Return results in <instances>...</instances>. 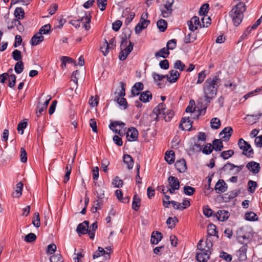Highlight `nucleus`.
Segmentation results:
<instances>
[{
  "mask_svg": "<svg viewBox=\"0 0 262 262\" xmlns=\"http://www.w3.org/2000/svg\"><path fill=\"white\" fill-rule=\"evenodd\" d=\"M167 181L170 187L177 189L180 188V182L177 178L173 176H169Z\"/></svg>",
  "mask_w": 262,
  "mask_h": 262,
  "instance_id": "a878e982",
  "label": "nucleus"
},
{
  "mask_svg": "<svg viewBox=\"0 0 262 262\" xmlns=\"http://www.w3.org/2000/svg\"><path fill=\"white\" fill-rule=\"evenodd\" d=\"M234 154V151L232 149L223 151L220 154V157L224 160H227L231 157Z\"/></svg>",
  "mask_w": 262,
  "mask_h": 262,
  "instance_id": "a18cd8bd",
  "label": "nucleus"
},
{
  "mask_svg": "<svg viewBox=\"0 0 262 262\" xmlns=\"http://www.w3.org/2000/svg\"><path fill=\"white\" fill-rule=\"evenodd\" d=\"M192 121H191L190 118L183 117L182 118L179 124V128L183 130H190L192 127Z\"/></svg>",
  "mask_w": 262,
  "mask_h": 262,
  "instance_id": "1a4fd4ad",
  "label": "nucleus"
},
{
  "mask_svg": "<svg viewBox=\"0 0 262 262\" xmlns=\"http://www.w3.org/2000/svg\"><path fill=\"white\" fill-rule=\"evenodd\" d=\"M177 47V40L176 39H172L168 41L166 44V48L169 50H172Z\"/></svg>",
  "mask_w": 262,
  "mask_h": 262,
  "instance_id": "603ef678",
  "label": "nucleus"
},
{
  "mask_svg": "<svg viewBox=\"0 0 262 262\" xmlns=\"http://www.w3.org/2000/svg\"><path fill=\"white\" fill-rule=\"evenodd\" d=\"M220 83L221 79L217 75L212 76L205 81L203 85L204 97L200 98L198 102V105L200 104L202 111L206 110L211 100L215 97Z\"/></svg>",
  "mask_w": 262,
  "mask_h": 262,
  "instance_id": "f257e3e1",
  "label": "nucleus"
},
{
  "mask_svg": "<svg viewBox=\"0 0 262 262\" xmlns=\"http://www.w3.org/2000/svg\"><path fill=\"white\" fill-rule=\"evenodd\" d=\"M212 151V145L210 143H208L205 145L202 150V152L206 155H209Z\"/></svg>",
  "mask_w": 262,
  "mask_h": 262,
  "instance_id": "338daca9",
  "label": "nucleus"
},
{
  "mask_svg": "<svg viewBox=\"0 0 262 262\" xmlns=\"http://www.w3.org/2000/svg\"><path fill=\"white\" fill-rule=\"evenodd\" d=\"M189 29L191 31H194L199 28H202V24L200 21L199 18L198 16H193L188 21Z\"/></svg>",
  "mask_w": 262,
  "mask_h": 262,
  "instance_id": "0eeeda50",
  "label": "nucleus"
},
{
  "mask_svg": "<svg viewBox=\"0 0 262 262\" xmlns=\"http://www.w3.org/2000/svg\"><path fill=\"white\" fill-rule=\"evenodd\" d=\"M203 211L204 215L207 217H210L212 215L214 216V214H213V211L208 206H204Z\"/></svg>",
  "mask_w": 262,
  "mask_h": 262,
  "instance_id": "864d4df0",
  "label": "nucleus"
},
{
  "mask_svg": "<svg viewBox=\"0 0 262 262\" xmlns=\"http://www.w3.org/2000/svg\"><path fill=\"white\" fill-rule=\"evenodd\" d=\"M229 216V212L224 210H220L214 214V216L216 217L217 220L221 222H224L227 220Z\"/></svg>",
  "mask_w": 262,
  "mask_h": 262,
  "instance_id": "2eb2a0df",
  "label": "nucleus"
},
{
  "mask_svg": "<svg viewBox=\"0 0 262 262\" xmlns=\"http://www.w3.org/2000/svg\"><path fill=\"white\" fill-rule=\"evenodd\" d=\"M241 149L243 150V155L246 156L248 158L253 157L254 154L253 150L250 144H249L248 142L245 145V146H243V148H241Z\"/></svg>",
  "mask_w": 262,
  "mask_h": 262,
  "instance_id": "4be33fe9",
  "label": "nucleus"
},
{
  "mask_svg": "<svg viewBox=\"0 0 262 262\" xmlns=\"http://www.w3.org/2000/svg\"><path fill=\"white\" fill-rule=\"evenodd\" d=\"M221 125L220 120L216 117L213 118L210 120V126L212 129H218Z\"/></svg>",
  "mask_w": 262,
  "mask_h": 262,
  "instance_id": "58836bf2",
  "label": "nucleus"
},
{
  "mask_svg": "<svg viewBox=\"0 0 262 262\" xmlns=\"http://www.w3.org/2000/svg\"><path fill=\"white\" fill-rule=\"evenodd\" d=\"M120 85L121 90L120 92H115V98L114 101L117 102L120 107H122L123 109H126L128 107V103L125 98L124 97L125 96V87L126 84L123 82H120Z\"/></svg>",
  "mask_w": 262,
  "mask_h": 262,
  "instance_id": "20e7f679",
  "label": "nucleus"
},
{
  "mask_svg": "<svg viewBox=\"0 0 262 262\" xmlns=\"http://www.w3.org/2000/svg\"><path fill=\"white\" fill-rule=\"evenodd\" d=\"M157 25L161 32L165 31L167 27V22L164 19H160L158 21Z\"/></svg>",
  "mask_w": 262,
  "mask_h": 262,
  "instance_id": "de8ad7c7",
  "label": "nucleus"
},
{
  "mask_svg": "<svg viewBox=\"0 0 262 262\" xmlns=\"http://www.w3.org/2000/svg\"><path fill=\"white\" fill-rule=\"evenodd\" d=\"M184 193L187 195H192L195 192V188L189 186H185L183 188Z\"/></svg>",
  "mask_w": 262,
  "mask_h": 262,
  "instance_id": "5fc2aeb1",
  "label": "nucleus"
},
{
  "mask_svg": "<svg viewBox=\"0 0 262 262\" xmlns=\"http://www.w3.org/2000/svg\"><path fill=\"white\" fill-rule=\"evenodd\" d=\"M249 228L242 227L238 228L236 231V237L238 242L241 244L245 241H248L251 236L250 231Z\"/></svg>",
  "mask_w": 262,
  "mask_h": 262,
  "instance_id": "39448f33",
  "label": "nucleus"
},
{
  "mask_svg": "<svg viewBox=\"0 0 262 262\" xmlns=\"http://www.w3.org/2000/svg\"><path fill=\"white\" fill-rule=\"evenodd\" d=\"M245 218L249 221H255L257 220V215L253 212H247L245 214Z\"/></svg>",
  "mask_w": 262,
  "mask_h": 262,
  "instance_id": "c03bdc74",
  "label": "nucleus"
},
{
  "mask_svg": "<svg viewBox=\"0 0 262 262\" xmlns=\"http://www.w3.org/2000/svg\"><path fill=\"white\" fill-rule=\"evenodd\" d=\"M91 16L90 14L86 15L85 16L82 17L81 21L82 25V27L84 28L85 30L88 31L90 29V21H91Z\"/></svg>",
  "mask_w": 262,
  "mask_h": 262,
  "instance_id": "bb28decb",
  "label": "nucleus"
},
{
  "mask_svg": "<svg viewBox=\"0 0 262 262\" xmlns=\"http://www.w3.org/2000/svg\"><path fill=\"white\" fill-rule=\"evenodd\" d=\"M184 41L185 43L193 42L196 39V34H185Z\"/></svg>",
  "mask_w": 262,
  "mask_h": 262,
  "instance_id": "a19ab883",
  "label": "nucleus"
},
{
  "mask_svg": "<svg viewBox=\"0 0 262 262\" xmlns=\"http://www.w3.org/2000/svg\"><path fill=\"white\" fill-rule=\"evenodd\" d=\"M123 160L124 163L127 165V168L131 169L133 167L134 160L130 155L128 154H125L123 157Z\"/></svg>",
  "mask_w": 262,
  "mask_h": 262,
  "instance_id": "c85d7f7f",
  "label": "nucleus"
},
{
  "mask_svg": "<svg viewBox=\"0 0 262 262\" xmlns=\"http://www.w3.org/2000/svg\"><path fill=\"white\" fill-rule=\"evenodd\" d=\"M23 184L21 182L18 183L16 185V190L13 193L12 195L14 198H19L22 194Z\"/></svg>",
  "mask_w": 262,
  "mask_h": 262,
  "instance_id": "e433bc0d",
  "label": "nucleus"
},
{
  "mask_svg": "<svg viewBox=\"0 0 262 262\" xmlns=\"http://www.w3.org/2000/svg\"><path fill=\"white\" fill-rule=\"evenodd\" d=\"M203 239H201L198 244V249L199 250L195 255V258L198 262H207L209 258V255L211 253L210 248L212 246V243L209 239L206 241V248H203L202 245Z\"/></svg>",
  "mask_w": 262,
  "mask_h": 262,
  "instance_id": "f03ea898",
  "label": "nucleus"
},
{
  "mask_svg": "<svg viewBox=\"0 0 262 262\" xmlns=\"http://www.w3.org/2000/svg\"><path fill=\"white\" fill-rule=\"evenodd\" d=\"M257 187V184L256 182L252 180H249L248 182V191L253 193L255 191L256 188Z\"/></svg>",
  "mask_w": 262,
  "mask_h": 262,
  "instance_id": "79ce46f5",
  "label": "nucleus"
},
{
  "mask_svg": "<svg viewBox=\"0 0 262 262\" xmlns=\"http://www.w3.org/2000/svg\"><path fill=\"white\" fill-rule=\"evenodd\" d=\"M228 188L227 185L223 180L220 179L216 183L214 189L216 193H220L225 192Z\"/></svg>",
  "mask_w": 262,
  "mask_h": 262,
  "instance_id": "f8f14e48",
  "label": "nucleus"
},
{
  "mask_svg": "<svg viewBox=\"0 0 262 262\" xmlns=\"http://www.w3.org/2000/svg\"><path fill=\"white\" fill-rule=\"evenodd\" d=\"M12 56L15 61H19L22 59L21 52L18 50H14L12 53Z\"/></svg>",
  "mask_w": 262,
  "mask_h": 262,
  "instance_id": "3c124183",
  "label": "nucleus"
},
{
  "mask_svg": "<svg viewBox=\"0 0 262 262\" xmlns=\"http://www.w3.org/2000/svg\"><path fill=\"white\" fill-rule=\"evenodd\" d=\"M98 187V189L96 190L95 194L99 199L101 200L104 198V191L100 187L99 185Z\"/></svg>",
  "mask_w": 262,
  "mask_h": 262,
  "instance_id": "774afa93",
  "label": "nucleus"
},
{
  "mask_svg": "<svg viewBox=\"0 0 262 262\" xmlns=\"http://www.w3.org/2000/svg\"><path fill=\"white\" fill-rule=\"evenodd\" d=\"M207 234L208 236H216L218 237L216 226L213 224H209L207 227Z\"/></svg>",
  "mask_w": 262,
  "mask_h": 262,
  "instance_id": "f704fd0d",
  "label": "nucleus"
},
{
  "mask_svg": "<svg viewBox=\"0 0 262 262\" xmlns=\"http://www.w3.org/2000/svg\"><path fill=\"white\" fill-rule=\"evenodd\" d=\"M20 161L22 163H26L27 161V154L24 148H20Z\"/></svg>",
  "mask_w": 262,
  "mask_h": 262,
  "instance_id": "e2e57ef3",
  "label": "nucleus"
},
{
  "mask_svg": "<svg viewBox=\"0 0 262 262\" xmlns=\"http://www.w3.org/2000/svg\"><path fill=\"white\" fill-rule=\"evenodd\" d=\"M170 52L169 50L166 47H164L159 50L158 52L155 53V56L156 57H162L163 58H166L168 57Z\"/></svg>",
  "mask_w": 262,
  "mask_h": 262,
  "instance_id": "cd10ccee",
  "label": "nucleus"
},
{
  "mask_svg": "<svg viewBox=\"0 0 262 262\" xmlns=\"http://www.w3.org/2000/svg\"><path fill=\"white\" fill-rule=\"evenodd\" d=\"M141 199L138 195L136 194L134 195L133 202H132V208L135 211H138L140 205H141Z\"/></svg>",
  "mask_w": 262,
  "mask_h": 262,
  "instance_id": "72a5a7b5",
  "label": "nucleus"
},
{
  "mask_svg": "<svg viewBox=\"0 0 262 262\" xmlns=\"http://www.w3.org/2000/svg\"><path fill=\"white\" fill-rule=\"evenodd\" d=\"M172 11V8H167L164 7V9L162 10V16L164 17H168L171 14Z\"/></svg>",
  "mask_w": 262,
  "mask_h": 262,
  "instance_id": "bf43d9fd",
  "label": "nucleus"
},
{
  "mask_svg": "<svg viewBox=\"0 0 262 262\" xmlns=\"http://www.w3.org/2000/svg\"><path fill=\"white\" fill-rule=\"evenodd\" d=\"M185 67V65L180 60H177L174 63V68L181 71H184Z\"/></svg>",
  "mask_w": 262,
  "mask_h": 262,
  "instance_id": "4d7b16f0",
  "label": "nucleus"
},
{
  "mask_svg": "<svg viewBox=\"0 0 262 262\" xmlns=\"http://www.w3.org/2000/svg\"><path fill=\"white\" fill-rule=\"evenodd\" d=\"M32 224L37 228L40 226V217L38 212H35L32 220Z\"/></svg>",
  "mask_w": 262,
  "mask_h": 262,
  "instance_id": "8fccbe9b",
  "label": "nucleus"
},
{
  "mask_svg": "<svg viewBox=\"0 0 262 262\" xmlns=\"http://www.w3.org/2000/svg\"><path fill=\"white\" fill-rule=\"evenodd\" d=\"M162 234L160 232H153L151 234L150 242L152 244L157 245L162 239Z\"/></svg>",
  "mask_w": 262,
  "mask_h": 262,
  "instance_id": "393cba45",
  "label": "nucleus"
},
{
  "mask_svg": "<svg viewBox=\"0 0 262 262\" xmlns=\"http://www.w3.org/2000/svg\"><path fill=\"white\" fill-rule=\"evenodd\" d=\"M27 126V122L25 121L20 122L17 125V130L18 132H20V134H24V129L26 128Z\"/></svg>",
  "mask_w": 262,
  "mask_h": 262,
  "instance_id": "0e129e2a",
  "label": "nucleus"
},
{
  "mask_svg": "<svg viewBox=\"0 0 262 262\" xmlns=\"http://www.w3.org/2000/svg\"><path fill=\"white\" fill-rule=\"evenodd\" d=\"M61 61L62 62V63H61L62 68H63V67H66V65L67 63H73L75 66L76 65V61L70 57L62 56L61 58Z\"/></svg>",
  "mask_w": 262,
  "mask_h": 262,
  "instance_id": "37998d69",
  "label": "nucleus"
},
{
  "mask_svg": "<svg viewBox=\"0 0 262 262\" xmlns=\"http://www.w3.org/2000/svg\"><path fill=\"white\" fill-rule=\"evenodd\" d=\"M139 133L135 127H129L126 133V138L128 141H135L138 140Z\"/></svg>",
  "mask_w": 262,
  "mask_h": 262,
  "instance_id": "6e6552de",
  "label": "nucleus"
},
{
  "mask_svg": "<svg viewBox=\"0 0 262 262\" xmlns=\"http://www.w3.org/2000/svg\"><path fill=\"white\" fill-rule=\"evenodd\" d=\"M135 16V13L131 12L129 9H126L123 12L122 16L125 18V24L126 25H128L132 21Z\"/></svg>",
  "mask_w": 262,
  "mask_h": 262,
  "instance_id": "6ab92c4d",
  "label": "nucleus"
},
{
  "mask_svg": "<svg viewBox=\"0 0 262 262\" xmlns=\"http://www.w3.org/2000/svg\"><path fill=\"white\" fill-rule=\"evenodd\" d=\"M51 98L50 95H48L44 103L42 105L37 106L36 115L38 117L41 115L42 112L46 110Z\"/></svg>",
  "mask_w": 262,
  "mask_h": 262,
  "instance_id": "dca6fc26",
  "label": "nucleus"
},
{
  "mask_svg": "<svg viewBox=\"0 0 262 262\" xmlns=\"http://www.w3.org/2000/svg\"><path fill=\"white\" fill-rule=\"evenodd\" d=\"M246 11L245 4L239 2L230 12V16L235 26H238L242 22L244 16V12Z\"/></svg>",
  "mask_w": 262,
  "mask_h": 262,
  "instance_id": "7ed1b4c3",
  "label": "nucleus"
},
{
  "mask_svg": "<svg viewBox=\"0 0 262 262\" xmlns=\"http://www.w3.org/2000/svg\"><path fill=\"white\" fill-rule=\"evenodd\" d=\"M247 245L244 244L236 251V256L239 261H243L247 259Z\"/></svg>",
  "mask_w": 262,
  "mask_h": 262,
  "instance_id": "9b49d317",
  "label": "nucleus"
},
{
  "mask_svg": "<svg viewBox=\"0 0 262 262\" xmlns=\"http://www.w3.org/2000/svg\"><path fill=\"white\" fill-rule=\"evenodd\" d=\"M206 76V71H202L198 74V79L196 81V84L202 83Z\"/></svg>",
  "mask_w": 262,
  "mask_h": 262,
  "instance_id": "680f3d73",
  "label": "nucleus"
},
{
  "mask_svg": "<svg viewBox=\"0 0 262 262\" xmlns=\"http://www.w3.org/2000/svg\"><path fill=\"white\" fill-rule=\"evenodd\" d=\"M102 255H104L106 259H109L110 258V253L105 251L103 248L99 247L98 250L94 253L93 258V259H95Z\"/></svg>",
  "mask_w": 262,
  "mask_h": 262,
  "instance_id": "aec40b11",
  "label": "nucleus"
},
{
  "mask_svg": "<svg viewBox=\"0 0 262 262\" xmlns=\"http://www.w3.org/2000/svg\"><path fill=\"white\" fill-rule=\"evenodd\" d=\"M147 14H143L141 16V19L139 23L135 27V31L136 33L140 32L142 31L143 29L146 28L149 25L150 21L148 20H146L145 17H147Z\"/></svg>",
  "mask_w": 262,
  "mask_h": 262,
  "instance_id": "423d86ee",
  "label": "nucleus"
},
{
  "mask_svg": "<svg viewBox=\"0 0 262 262\" xmlns=\"http://www.w3.org/2000/svg\"><path fill=\"white\" fill-rule=\"evenodd\" d=\"M247 168L254 174L259 172L260 170V166L259 163L254 161H251L246 164Z\"/></svg>",
  "mask_w": 262,
  "mask_h": 262,
  "instance_id": "ddd939ff",
  "label": "nucleus"
},
{
  "mask_svg": "<svg viewBox=\"0 0 262 262\" xmlns=\"http://www.w3.org/2000/svg\"><path fill=\"white\" fill-rule=\"evenodd\" d=\"M174 166L177 170L181 173L185 172L187 168L186 162L184 159L177 161Z\"/></svg>",
  "mask_w": 262,
  "mask_h": 262,
  "instance_id": "f3484780",
  "label": "nucleus"
},
{
  "mask_svg": "<svg viewBox=\"0 0 262 262\" xmlns=\"http://www.w3.org/2000/svg\"><path fill=\"white\" fill-rule=\"evenodd\" d=\"M144 89V85L141 82H138L134 84L132 88L131 94L132 96H138L140 93V91L143 90Z\"/></svg>",
  "mask_w": 262,
  "mask_h": 262,
  "instance_id": "a211bd4d",
  "label": "nucleus"
},
{
  "mask_svg": "<svg viewBox=\"0 0 262 262\" xmlns=\"http://www.w3.org/2000/svg\"><path fill=\"white\" fill-rule=\"evenodd\" d=\"M24 69V63L22 61H17L14 66L15 72L17 74L21 73Z\"/></svg>",
  "mask_w": 262,
  "mask_h": 262,
  "instance_id": "09e8293b",
  "label": "nucleus"
},
{
  "mask_svg": "<svg viewBox=\"0 0 262 262\" xmlns=\"http://www.w3.org/2000/svg\"><path fill=\"white\" fill-rule=\"evenodd\" d=\"M14 15L17 19H23L25 15L24 9L21 7H17L14 11Z\"/></svg>",
  "mask_w": 262,
  "mask_h": 262,
  "instance_id": "49530a36",
  "label": "nucleus"
},
{
  "mask_svg": "<svg viewBox=\"0 0 262 262\" xmlns=\"http://www.w3.org/2000/svg\"><path fill=\"white\" fill-rule=\"evenodd\" d=\"M42 34H34L30 41L32 46H37L43 40L44 37Z\"/></svg>",
  "mask_w": 262,
  "mask_h": 262,
  "instance_id": "b1692460",
  "label": "nucleus"
},
{
  "mask_svg": "<svg viewBox=\"0 0 262 262\" xmlns=\"http://www.w3.org/2000/svg\"><path fill=\"white\" fill-rule=\"evenodd\" d=\"M220 257L225 260L227 262H230L232 259L231 255L224 251L221 253Z\"/></svg>",
  "mask_w": 262,
  "mask_h": 262,
  "instance_id": "69168bd1",
  "label": "nucleus"
},
{
  "mask_svg": "<svg viewBox=\"0 0 262 262\" xmlns=\"http://www.w3.org/2000/svg\"><path fill=\"white\" fill-rule=\"evenodd\" d=\"M174 113L171 110H167L165 112L164 115H162L161 117L164 118L166 122H170L173 117Z\"/></svg>",
  "mask_w": 262,
  "mask_h": 262,
  "instance_id": "ea45409f",
  "label": "nucleus"
},
{
  "mask_svg": "<svg viewBox=\"0 0 262 262\" xmlns=\"http://www.w3.org/2000/svg\"><path fill=\"white\" fill-rule=\"evenodd\" d=\"M89 222L84 221L83 223L79 224L76 229V231L79 236L86 234L89 228Z\"/></svg>",
  "mask_w": 262,
  "mask_h": 262,
  "instance_id": "4468645a",
  "label": "nucleus"
},
{
  "mask_svg": "<svg viewBox=\"0 0 262 262\" xmlns=\"http://www.w3.org/2000/svg\"><path fill=\"white\" fill-rule=\"evenodd\" d=\"M170 77L171 78V79L169 80V82L170 83H174L176 82L178 79L179 78L180 74L176 70H172L169 72Z\"/></svg>",
  "mask_w": 262,
  "mask_h": 262,
  "instance_id": "c9c22d12",
  "label": "nucleus"
},
{
  "mask_svg": "<svg viewBox=\"0 0 262 262\" xmlns=\"http://www.w3.org/2000/svg\"><path fill=\"white\" fill-rule=\"evenodd\" d=\"M232 133L233 129L231 127H225L220 133V136H222L223 134H224V136H223L222 138L224 139L225 141H227L229 140Z\"/></svg>",
  "mask_w": 262,
  "mask_h": 262,
  "instance_id": "5701e85b",
  "label": "nucleus"
},
{
  "mask_svg": "<svg viewBox=\"0 0 262 262\" xmlns=\"http://www.w3.org/2000/svg\"><path fill=\"white\" fill-rule=\"evenodd\" d=\"M235 167L236 165H234V164H232L230 162H227L220 169V171L221 173L222 172V171L229 172L233 170Z\"/></svg>",
  "mask_w": 262,
  "mask_h": 262,
  "instance_id": "4c0bfd02",
  "label": "nucleus"
},
{
  "mask_svg": "<svg viewBox=\"0 0 262 262\" xmlns=\"http://www.w3.org/2000/svg\"><path fill=\"white\" fill-rule=\"evenodd\" d=\"M212 144V150L214 149L216 151H221L224 147L222 141L221 139H214Z\"/></svg>",
  "mask_w": 262,
  "mask_h": 262,
  "instance_id": "473e14b6",
  "label": "nucleus"
},
{
  "mask_svg": "<svg viewBox=\"0 0 262 262\" xmlns=\"http://www.w3.org/2000/svg\"><path fill=\"white\" fill-rule=\"evenodd\" d=\"M36 239V235L33 233H30L25 236V241L27 243H31L35 241Z\"/></svg>",
  "mask_w": 262,
  "mask_h": 262,
  "instance_id": "052dcab7",
  "label": "nucleus"
},
{
  "mask_svg": "<svg viewBox=\"0 0 262 262\" xmlns=\"http://www.w3.org/2000/svg\"><path fill=\"white\" fill-rule=\"evenodd\" d=\"M16 76H15V74H11L10 75H9V83H8V86L11 88H13L15 85V83H16Z\"/></svg>",
  "mask_w": 262,
  "mask_h": 262,
  "instance_id": "6e6d98bb",
  "label": "nucleus"
},
{
  "mask_svg": "<svg viewBox=\"0 0 262 262\" xmlns=\"http://www.w3.org/2000/svg\"><path fill=\"white\" fill-rule=\"evenodd\" d=\"M125 48V49H121V52L119 55V58L120 60H124L133 50V45L130 41H129L128 47H126Z\"/></svg>",
  "mask_w": 262,
  "mask_h": 262,
  "instance_id": "9d476101",
  "label": "nucleus"
},
{
  "mask_svg": "<svg viewBox=\"0 0 262 262\" xmlns=\"http://www.w3.org/2000/svg\"><path fill=\"white\" fill-rule=\"evenodd\" d=\"M209 5L207 3L203 4L200 9L199 13L201 15H204L208 13Z\"/></svg>",
  "mask_w": 262,
  "mask_h": 262,
  "instance_id": "13d9d810",
  "label": "nucleus"
},
{
  "mask_svg": "<svg viewBox=\"0 0 262 262\" xmlns=\"http://www.w3.org/2000/svg\"><path fill=\"white\" fill-rule=\"evenodd\" d=\"M152 97L151 93L149 91H146L140 94L139 100L143 103H147L151 100Z\"/></svg>",
  "mask_w": 262,
  "mask_h": 262,
  "instance_id": "412c9836",
  "label": "nucleus"
},
{
  "mask_svg": "<svg viewBox=\"0 0 262 262\" xmlns=\"http://www.w3.org/2000/svg\"><path fill=\"white\" fill-rule=\"evenodd\" d=\"M165 105L164 103H160L158 106L155 107L152 111V114H165L166 112Z\"/></svg>",
  "mask_w": 262,
  "mask_h": 262,
  "instance_id": "c756f323",
  "label": "nucleus"
},
{
  "mask_svg": "<svg viewBox=\"0 0 262 262\" xmlns=\"http://www.w3.org/2000/svg\"><path fill=\"white\" fill-rule=\"evenodd\" d=\"M110 49V45L108 44V41L106 38H104L103 45L100 46V50L104 56L107 55L109 53V49Z\"/></svg>",
  "mask_w": 262,
  "mask_h": 262,
  "instance_id": "2f4dec72",
  "label": "nucleus"
},
{
  "mask_svg": "<svg viewBox=\"0 0 262 262\" xmlns=\"http://www.w3.org/2000/svg\"><path fill=\"white\" fill-rule=\"evenodd\" d=\"M175 159V154L173 150L167 151L165 152V160L169 164H172Z\"/></svg>",
  "mask_w": 262,
  "mask_h": 262,
  "instance_id": "7c9ffc66",
  "label": "nucleus"
}]
</instances>
